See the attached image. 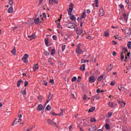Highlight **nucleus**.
I'll use <instances>...</instances> for the list:
<instances>
[{
    "mask_svg": "<svg viewBox=\"0 0 131 131\" xmlns=\"http://www.w3.org/2000/svg\"><path fill=\"white\" fill-rule=\"evenodd\" d=\"M39 67L37 64H35L33 65V69L34 71H36L38 69Z\"/></svg>",
    "mask_w": 131,
    "mask_h": 131,
    "instance_id": "16",
    "label": "nucleus"
},
{
    "mask_svg": "<svg viewBox=\"0 0 131 131\" xmlns=\"http://www.w3.org/2000/svg\"><path fill=\"white\" fill-rule=\"evenodd\" d=\"M110 84L111 85H112V86L115 85L116 82L115 81H111Z\"/></svg>",
    "mask_w": 131,
    "mask_h": 131,
    "instance_id": "45",
    "label": "nucleus"
},
{
    "mask_svg": "<svg viewBox=\"0 0 131 131\" xmlns=\"http://www.w3.org/2000/svg\"><path fill=\"white\" fill-rule=\"evenodd\" d=\"M104 11L103 9V8H100V9H99V15L100 16H102L103 15H104Z\"/></svg>",
    "mask_w": 131,
    "mask_h": 131,
    "instance_id": "10",
    "label": "nucleus"
},
{
    "mask_svg": "<svg viewBox=\"0 0 131 131\" xmlns=\"http://www.w3.org/2000/svg\"><path fill=\"white\" fill-rule=\"evenodd\" d=\"M56 2L55 0H50L49 1V4H51V5H53V4H54V3H55Z\"/></svg>",
    "mask_w": 131,
    "mask_h": 131,
    "instance_id": "33",
    "label": "nucleus"
},
{
    "mask_svg": "<svg viewBox=\"0 0 131 131\" xmlns=\"http://www.w3.org/2000/svg\"><path fill=\"white\" fill-rule=\"evenodd\" d=\"M96 119L95 118H91V122H96Z\"/></svg>",
    "mask_w": 131,
    "mask_h": 131,
    "instance_id": "42",
    "label": "nucleus"
},
{
    "mask_svg": "<svg viewBox=\"0 0 131 131\" xmlns=\"http://www.w3.org/2000/svg\"><path fill=\"white\" fill-rule=\"evenodd\" d=\"M55 53H56L55 49H53V50L51 51V55H55Z\"/></svg>",
    "mask_w": 131,
    "mask_h": 131,
    "instance_id": "30",
    "label": "nucleus"
},
{
    "mask_svg": "<svg viewBox=\"0 0 131 131\" xmlns=\"http://www.w3.org/2000/svg\"><path fill=\"white\" fill-rule=\"evenodd\" d=\"M118 88L119 91H121V90L122 89L121 86L118 85Z\"/></svg>",
    "mask_w": 131,
    "mask_h": 131,
    "instance_id": "59",
    "label": "nucleus"
},
{
    "mask_svg": "<svg viewBox=\"0 0 131 131\" xmlns=\"http://www.w3.org/2000/svg\"><path fill=\"white\" fill-rule=\"evenodd\" d=\"M50 82L52 85L54 84V83H55L54 81V79H51V80H50Z\"/></svg>",
    "mask_w": 131,
    "mask_h": 131,
    "instance_id": "47",
    "label": "nucleus"
},
{
    "mask_svg": "<svg viewBox=\"0 0 131 131\" xmlns=\"http://www.w3.org/2000/svg\"><path fill=\"white\" fill-rule=\"evenodd\" d=\"M122 52L123 53H126V52H128L127 48H123V49H122Z\"/></svg>",
    "mask_w": 131,
    "mask_h": 131,
    "instance_id": "31",
    "label": "nucleus"
},
{
    "mask_svg": "<svg viewBox=\"0 0 131 131\" xmlns=\"http://www.w3.org/2000/svg\"><path fill=\"white\" fill-rule=\"evenodd\" d=\"M46 110L47 111H51V106H50V105H47V107L46 108Z\"/></svg>",
    "mask_w": 131,
    "mask_h": 131,
    "instance_id": "35",
    "label": "nucleus"
},
{
    "mask_svg": "<svg viewBox=\"0 0 131 131\" xmlns=\"http://www.w3.org/2000/svg\"><path fill=\"white\" fill-rule=\"evenodd\" d=\"M73 7H74V4H73L72 3H71L70 4V6L69 8L68 14L71 15L72 12L73 11Z\"/></svg>",
    "mask_w": 131,
    "mask_h": 131,
    "instance_id": "3",
    "label": "nucleus"
},
{
    "mask_svg": "<svg viewBox=\"0 0 131 131\" xmlns=\"http://www.w3.org/2000/svg\"><path fill=\"white\" fill-rule=\"evenodd\" d=\"M38 100H42V98H41V96H38Z\"/></svg>",
    "mask_w": 131,
    "mask_h": 131,
    "instance_id": "64",
    "label": "nucleus"
},
{
    "mask_svg": "<svg viewBox=\"0 0 131 131\" xmlns=\"http://www.w3.org/2000/svg\"><path fill=\"white\" fill-rule=\"evenodd\" d=\"M45 41L46 45L48 47L49 46V38H48V37H46L45 39Z\"/></svg>",
    "mask_w": 131,
    "mask_h": 131,
    "instance_id": "22",
    "label": "nucleus"
},
{
    "mask_svg": "<svg viewBox=\"0 0 131 131\" xmlns=\"http://www.w3.org/2000/svg\"><path fill=\"white\" fill-rule=\"evenodd\" d=\"M67 27L71 29H76L77 28V25H76V24H73V23H68V24H67Z\"/></svg>",
    "mask_w": 131,
    "mask_h": 131,
    "instance_id": "1",
    "label": "nucleus"
},
{
    "mask_svg": "<svg viewBox=\"0 0 131 131\" xmlns=\"http://www.w3.org/2000/svg\"><path fill=\"white\" fill-rule=\"evenodd\" d=\"M119 103H120L122 107H125L126 104L125 102H124L123 101H119Z\"/></svg>",
    "mask_w": 131,
    "mask_h": 131,
    "instance_id": "11",
    "label": "nucleus"
},
{
    "mask_svg": "<svg viewBox=\"0 0 131 131\" xmlns=\"http://www.w3.org/2000/svg\"><path fill=\"white\" fill-rule=\"evenodd\" d=\"M11 52L13 54V55H15V54H16V49H15V48H14V49H13V50L11 51Z\"/></svg>",
    "mask_w": 131,
    "mask_h": 131,
    "instance_id": "34",
    "label": "nucleus"
},
{
    "mask_svg": "<svg viewBox=\"0 0 131 131\" xmlns=\"http://www.w3.org/2000/svg\"><path fill=\"white\" fill-rule=\"evenodd\" d=\"M13 11V8L12 6H11L8 9V12H9V13H11Z\"/></svg>",
    "mask_w": 131,
    "mask_h": 131,
    "instance_id": "21",
    "label": "nucleus"
},
{
    "mask_svg": "<svg viewBox=\"0 0 131 131\" xmlns=\"http://www.w3.org/2000/svg\"><path fill=\"white\" fill-rule=\"evenodd\" d=\"M117 103H115V102H111V101H110L108 102V106L111 108H114L115 106H117Z\"/></svg>",
    "mask_w": 131,
    "mask_h": 131,
    "instance_id": "6",
    "label": "nucleus"
},
{
    "mask_svg": "<svg viewBox=\"0 0 131 131\" xmlns=\"http://www.w3.org/2000/svg\"><path fill=\"white\" fill-rule=\"evenodd\" d=\"M9 4L10 5L12 6L13 4V0H9Z\"/></svg>",
    "mask_w": 131,
    "mask_h": 131,
    "instance_id": "43",
    "label": "nucleus"
},
{
    "mask_svg": "<svg viewBox=\"0 0 131 131\" xmlns=\"http://www.w3.org/2000/svg\"><path fill=\"white\" fill-rule=\"evenodd\" d=\"M80 70L84 71L85 70V64H83L80 67Z\"/></svg>",
    "mask_w": 131,
    "mask_h": 131,
    "instance_id": "23",
    "label": "nucleus"
},
{
    "mask_svg": "<svg viewBox=\"0 0 131 131\" xmlns=\"http://www.w3.org/2000/svg\"><path fill=\"white\" fill-rule=\"evenodd\" d=\"M29 57L28 54H25V55L22 57V60L24 61L25 63L28 62V58Z\"/></svg>",
    "mask_w": 131,
    "mask_h": 131,
    "instance_id": "7",
    "label": "nucleus"
},
{
    "mask_svg": "<svg viewBox=\"0 0 131 131\" xmlns=\"http://www.w3.org/2000/svg\"><path fill=\"white\" fill-rule=\"evenodd\" d=\"M48 61H49V63H50V64H52V65L53 64V62H52V58H49V59H48Z\"/></svg>",
    "mask_w": 131,
    "mask_h": 131,
    "instance_id": "39",
    "label": "nucleus"
},
{
    "mask_svg": "<svg viewBox=\"0 0 131 131\" xmlns=\"http://www.w3.org/2000/svg\"><path fill=\"white\" fill-rule=\"evenodd\" d=\"M21 93L23 95H26L27 93L26 89L24 90V91H21Z\"/></svg>",
    "mask_w": 131,
    "mask_h": 131,
    "instance_id": "48",
    "label": "nucleus"
},
{
    "mask_svg": "<svg viewBox=\"0 0 131 131\" xmlns=\"http://www.w3.org/2000/svg\"><path fill=\"white\" fill-rule=\"evenodd\" d=\"M126 36L129 37L131 34V31L130 28H126L125 29Z\"/></svg>",
    "mask_w": 131,
    "mask_h": 131,
    "instance_id": "8",
    "label": "nucleus"
},
{
    "mask_svg": "<svg viewBox=\"0 0 131 131\" xmlns=\"http://www.w3.org/2000/svg\"><path fill=\"white\" fill-rule=\"evenodd\" d=\"M124 58V53L123 52V50H122V52L121 53V61H123Z\"/></svg>",
    "mask_w": 131,
    "mask_h": 131,
    "instance_id": "20",
    "label": "nucleus"
},
{
    "mask_svg": "<svg viewBox=\"0 0 131 131\" xmlns=\"http://www.w3.org/2000/svg\"><path fill=\"white\" fill-rule=\"evenodd\" d=\"M42 108H43V105H42V104H39V105H38L37 110L39 112H40L41 111H42Z\"/></svg>",
    "mask_w": 131,
    "mask_h": 131,
    "instance_id": "12",
    "label": "nucleus"
},
{
    "mask_svg": "<svg viewBox=\"0 0 131 131\" xmlns=\"http://www.w3.org/2000/svg\"><path fill=\"white\" fill-rule=\"evenodd\" d=\"M45 55H46L47 56H48L49 55H50V53L48 52V51H45Z\"/></svg>",
    "mask_w": 131,
    "mask_h": 131,
    "instance_id": "49",
    "label": "nucleus"
},
{
    "mask_svg": "<svg viewBox=\"0 0 131 131\" xmlns=\"http://www.w3.org/2000/svg\"><path fill=\"white\" fill-rule=\"evenodd\" d=\"M18 123H19V124H21V121L20 120V118H19L18 121L15 123V124H18Z\"/></svg>",
    "mask_w": 131,
    "mask_h": 131,
    "instance_id": "52",
    "label": "nucleus"
},
{
    "mask_svg": "<svg viewBox=\"0 0 131 131\" xmlns=\"http://www.w3.org/2000/svg\"><path fill=\"white\" fill-rule=\"evenodd\" d=\"M42 16H43V17H47L46 13H43Z\"/></svg>",
    "mask_w": 131,
    "mask_h": 131,
    "instance_id": "61",
    "label": "nucleus"
},
{
    "mask_svg": "<svg viewBox=\"0 0 131 131\" xmlns=\"http://www.w3.org/2000/svg\"><path fill=\"white\" fill-rule=\"evenodd\" d=\"M127 47L128 49H130L131 48V41H128L127 43Z\"/></svg>",
    "mask_w": 131,
    "mask_h": 131,
    "instance_id": "38",
    "label": "nucleus"
},
{
    "mask_svg": "<svg viewBox=\"0 0 131 131\" xmlns=\"http://www.w3.org/2000/svg\"><path fill=\"white\" fill-rule=\"evenodd\" d=\"M89 81L90 83H93L94 82H95L96 79L94 76H93V75L90 76L89 78Z\"/></svg>",
    "mask_w": 131,
    "mask_h": 131,
    "instance_id": "4",
    "label": "nucleus"
},
{
    "mask_svg": "<svg viewBox=\"0 0 131 131\" xmlns=\"http://www.w3.org/2000/svg\"><path fill=\"white\" fill-rule=\"evenodd\" d=\"M47 122L48 124H50V125H56V123L53 120H51V119H48Z\"/></svg>",
    "mask_w": 131,
    "mask_h": 131,
    "instance_id": "9",
    "label": "nucleus"
},
{
    "mask_svg": "<svg viewBox=\"0 0 131 131\" xmlns=\"http://www.w3.org/2000/svg\"><path fill=\"white\" fill-rule=\"evenodd\" d=\"M52 97H53L52 94H51V93H49V97H48L49 101H51V100L52 99Z\"/></svg>",
    "mask_w": 131,
    "mask_h": 131,
    "instance_id": "24",
    "label": "nucleus"
},
{
    "mask_svg": "<svg viewBox=\"0 0 131 131\" xmlns=\"http://www.w3.org/2000/svg\"><path fill=\"white\" fill-rule=\"evenodd\" d=\"M66 45H62V51H64V50H65V48H66Z\"/></svg>",
    "mask_w": 131,
    "mask_h": 131,
    "instance_id": "51",
    "label": "nucleus"
},
{
    "mask_svg": "<svg viewBox=\"0 0 131 131\" xmlns=\"http://www.w3.org/2000/svg\"><path fill=\"white\" fill-rule=\"evenodd\" d=\"M57 28H60L61 25H60V23H58V24H57Z\"/></svg>",
    "mask_w": 131,
    "mask_h": 131,
    "instance_id": "54",
    "label": "nucleus"
},
{
    "mask_svg": "<svg viewBox=\"0 0 131 131\" xmlns=\"http://www.w3.org/2000/svg\"><path fill=\"white\" fill-rule=\"evenodd\" d=\"M95 5H96V7H99L98 4H99V0H95L94 1Z\"/></svg>",
    "mask_w": 131,
    "mask_h": 131,
    "instance_id": "32",
    "label": "nucleus"
},
{
    "mask_svg": "<svg viewBox=\"0 0 131 131\" xmlns=\"http://www.w3.org/2000/svg\"><path fill=\"white\" fill-rule=\"evenodd\" d=\"M82 32H83L82 29H80L79 30L78 29H77L76 30L77 34L81 35L82 34Z\"/></svg>",
    "mask_w": 131,
    "mask_h": 131,
    "instance_id": "17",
    "label": "nucleus"
},
{
    "mask_svg": "<svg viewBox=\"0 0 131 131\" xmlns=\"http://www.w3.org/2000/svg\"><path fill=\"white\" fill-rule=\"evenodd\" d=\"M100 92H101V91H100V89H97L96 92L98 93H100Z\"/></svg>",
    "mask_w": 131,
    "mask_h": 131,
    "instance_id": "60",
    "label": "nucleus"
},
{
    "mask_svg": "<svg viewBox=\"0 0 131 131\" xmlns=\"http://www.w3.org/2000/svg\"><path fill=\"white\" fill-rule=\"evenodd\" d=\"M105 127L106 129H110V125H109V124H108L107 123L105 124Z\"/></svg>",
    "mask_w": 131,
    "mask_h": 131,
    "instance_id": "25",
    "label": "nucleus"
},
{
    "mask_svg": "<svg viewBox=\"0 0 131 131\" xmlns=\"http://www.w3.org/2000/svg\"><path fill=\"white\" fill-rule=\"evenodd\" d=\"M81 79V77H80V76H79V77H78V81H80Z\"/></svg>",
    "mask_w": 131,
    "mask_h": 131,
    "instance_id": "57",
    "label": "nucleus"
},
{
    "mask_svg": "<svg viewBox=\"0 0 131 131\" xmlns=\"http://www.w3.org/2000/svg\"><path fill=\"white\" fill-rule=\"evenodd\" d=\"M103 75H100V76H99L97 80L98 81H102L103 78Z\"/></svg>",
    "mask_w": 131,
    "mask_h": 131,
    "instance_id": "15",
    "label": "nucleus"
},
{
    "mask_svg": "<svg viewBox=\"0 0 131 131\" xmlns=\"http://www.w3.org/2000/svg\"><path fill=\"white\" fill-rule=\"evenodd\" d=\"M86 12H83L81 17H82V18H84V17H86Z\"/></svg>",
    "mask_w": 131,
    "mask_h": 131,
    "instance_id": "36",
    "label": "nucleus"
},
{
    "mask_svg": "<svg viewBox=\"0 0 131 131\" xmlns=\"http://www.w3.org/2000/svg\"><path fill=\"white\" fill-rule=\"evenodd\" d=\"M33 128V127H28V128H27V130L26 131L32 130Z\"/></svg>",
    "mask_w": 131,
    "mask_h": 131,
    "instance_id": "41",
    "label": "nucleus"
},
{
    "mask_svg": "<svg viewBox=\"0 0 131 131\" xmlns=\"http://www.w3.org/2000/svg\"><path fill=\"white\" fill-rule=\"evenodd\" d=\"M95 108H96V107H95L90 108L89 110V113H92L93 112H94V111H95Z\"/></svg>",
    "mask_w": 131,
    "mask_h": 131,
    "instance_id": "29",
    "label": "nucleus"
},
{
    "mask_svg": "<svg viewBox=\"0 0 131 131\" xmlns=\"http://www.w3.org/2000/svg\"><path fill=\"white\" fill-rule=\"evenodd\" d=\"M22 117H23L22 115H18V117L19 118V120H20V121H21V122L22 121V119H21V118H22Z\"/></svg>",
    "mask_w": 131,
    "mask_h": 131,
    "instance_id": "53",
    "label": "nucleus"
},
{
    "mask_svg": "<svg viewBox=\"0 0 131 131\" xmlns=\"http://www.w3.org/2000/svg\"><path fill=\"white\" fill-rule=\"evenodd\" d=\"M76 80H77V77H73L72 81H76Z\"/></svg>",
    "mask_w": 131,
    "mask_h": 131,
    "instance_id": "46",
    "label": "nucleus"
},
{
    "mask_svg": "<svg viewBox=\"0 0 131 131\" xmlns=\"http://www.w3.org/2000/svg\"><path fill=\"white\" fill-rule=\"evenodd\" d=\"M22 82H23V80H22V79H20L19 80L17 81V86L18 88H19L21 83H22Z\"/></svg>",
    "mask_w": 131,
    "mask_h": 131,
    "instance_id": "14",
    "label": "nucleus"
},
{
    "mask_svg": "<svg viewBox=\"0 0 131 131\" xmlns=\"http://www.w3.org/2000/svg\"><path fill=\"white\" fill-rule=\"evenodd\" d=\"M87 98H88L87 95H84L83 100H86Z\"/></svg>",
    "mask_w": 131,
    "mask_h": 131,
    "instance_id": "56",
    "label": "nucleus"
},
{
    "mask_svg": "<svg viewBox=\"0 0 131 131\" xmlns=\"http://www.w3.org/2000/svg\"><path fill=\"white\" fill-rule=\"evenodd\" d=\"M83 50L81 48L80 46H78L76 47V52L77 53V54H81V53H83Z\"/></svg>",
    "mask_w": 131,
    "mask_h": 131,
    "instance_id": "2",
    "label": "nucleus"
},
{
    "mask_svg": "<svg viewBox=\"0 0 131 131\" xmlns=\"http://www.w3.org/2000/svg\"><path fill=\"white\" fill-rule=\"evenodd\" d=\"M53 38L54 40H56V39H57V37L56 35H53Z\"/></svg>",
    "mask_w": 131,
    "mask_h": 131,
    "instance_id": "50",
    "label": "nucleus"
},
{
    "mask_svg": "<svg viewBox=\"0 0 131 131\" xmlns=\"http://www.w3.org/2000/svg\"><path fill=\"white\" fill-rule=\"evenodd\" d=\"M39 20H40V19H39V18H38V17H37V18H35V23L36 25H37V24H38Z\"/></svg>",
    "mask_w": 131,
    "mask_h": 131,
    "instance_id": "26",
    "label": "nucleus"
},
{
    "mask_svg": "<svg viewBox=\"0 0 131 131\" xmlns=\"http://www.w3.org/2000/svg\"><path fill=\"white\" fill-rule=\"evenodd\" d=\"M24 85H25V86H27V85H28V81H25Z\"/></svg>",
    "mask_w": 131,
    "mask_h": 131,
    "instance_id": "55",
    "label": "nucleus"
},
{
    "mask_svg": "<svg viewBox=\"0 0 131 131\" xmlns=\"http://www.w3.org/2000/svg\"><path fill=\"white\" fill-rule=\"evenodd\" d=\"M60 111L61 112L59 114H58V116H63L65 110H62V108H61Z\"/></svg>",
    "mask_w": 131,
    "mask_h": 131,
    "instance_id": "19",
    "label": "nucleus"
},
{
    "mask_svg": "<svg viewBox=\"0 0 131 131\" xmlns=\"http://www.w3.org/2000/svg\"><path fill=\"white\" fill-rule=\"evenodd\" d=\"M81 61H82V62L85 63V62H89V61H90V60H89V59H88V60H86V59H82V60H81Z\"/></svg>",
    "mask_w": 131,
    "mask_h": 131,
    "instance_id": "40",
    "label": "nucleus"
},
{
    "mask_svg": "<svg viewBox=\"0 0 131 131\" xmlns=\"http://www.w3.org/2000/svg\"><path fill=\"white\" fill-rule=\"evenodd\" d=\"M104 35L105 36H108L109 35V31L108 30H106V31H105Z\"/></svg>",
    "mask_w": 131,
    "mask_h": 131,
    "instance_id": "37",
    "label": "nucleus"
},
{
    "mask_svg": "<svg viewBox=\"0 0 131 131\" xmlns=\"http://www.w3.org/2000/svg\"><path fill=\"white\" fill-rule=\"evenodd\" d=\"M114 67L113 64H110V66H108V67L107 68V71H111V70H113Z\"/></svg>",
    "mask_w": 131,
    "mask_h": 131,
    "instance_id": "18",
    "label": "nucleus"
},
{
    "mask_svg": "<svg viewBox=\"0 0 131 131\" xmlns=\"http://www.w3.org/2000/svg\"><path fill=\"white\" fill-rule=\"evenodd\" d=\"M128 8L129 9H131V3H129V4H128Z\"/></svg>",
    "mask_w": 131,
    "mask_h": 131,
    "instance_id": "62",
    "label": "nucleus"
},
{
    "mask_svg": "<svg viewBox=\"0 0 131 131\" xmlns=\"http://www.w3.org/2000/svg\"><path fill=\"white\" fill-rule=\"evenodd\" d=\"M120 7L122 9L124 8V5H123L122 4H120Z\"/></svg>",
    "mask_w": 131,
    "mask_h": 131,
    "instance_id": "58",
    "label": "nucleus"
},
{
    "mask_svg": "<svg viewBox=\"0 0 131 131\" xmlns=\"http://www.w3.org/2000/svg\"><path fill=\"white\" fill-rule=\"evenodd\" d=\"M128 13H123V17H121V19H123L125 23L127 21Z\"/></svg>",
    "mask_w": 131,
    "mask_h": 131,
    "instance_id": "5",
    "label": "nucleus"
},
{
    "mask_svg": "<svg viewBox=\"0 0 131 131\" xmlns=\"http://www.w3.org/2000/svg\"><path fill=\"white\" fill-rule=\"evenodd\" d=\"M113 55H114V56H115L116 55V51H114L113 52Z\"/></svg>",
    "mask_w": 131,
    "mask_h": 131,
    "instance_id": "63",
    "label": "nucleus"
},
{
    "mask_svg": "<svg viewBox=\"0 0 131 131\" xmlns=\"http://www.w3.org/2000/svg\"><path fill=\"white\" fill-rule=\"evenodd\" d=\"M112 115H113V113H112V112H109L107 113V118H110V117H112Z\"/></svg>",
    "mask_w": 131,
    "mask_h": 131,
    "instance_id": "28",
    "label": "nucleus"
},
{
    "mask_svg": "<svg viewBox=\"0 0 131 131\" xmlns=\"http://www.w3.org/2000/svg\"><path fill=\"white\" fill-rule=\"evenodd\" d=\"M70 18L72 20H74V19H75V16L74 15V14H71Z\"/></svg>",
    "mask_w": 131,
    "mask_h": 131,
    "instance_id": "27",
    "label": "nucleus"
},
{
    "mask_svg": "<svg viewBox=\"0 0 131 131\" xmlns=\"http://www.w3.org/2000/svg\"><path fill=\"white\" fill-rule=\"evenodd\" d=\"M43 84H44V85L47 86L48 84V82L47 81H46V80H44L43 81Z\"/></svg>",
    "mask_w": 131,
    "mask_h": 131,
    "instance_id": "44",
    "label": "nucleus"
},
{
    "mask_svg": "<svg viewBox=\"0 0 131 131\" xmlns=\"http://www.w3.org/2000/svg\"><path fill=\"white\" fill-rule=\"evenodd\" d=\"M28 37L30 38V40H32V39L35 38L36 36L35 34H32L31 35H29Z\"/></svg>",
    "mask_w": 131,
    "mask_h": 131,
    "instance_id": "13",
    "label": "nucleus"
}]
</instances>
